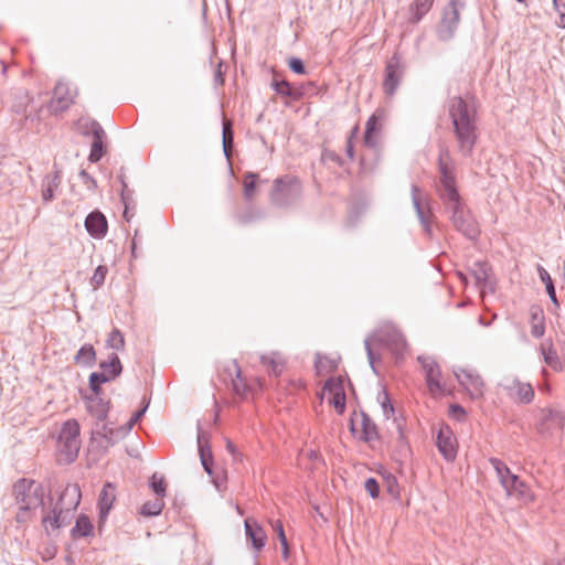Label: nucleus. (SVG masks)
<instances>
[{"label":"nucleus","mask_w":565,"mask_h":565,"mask_svg":"<svg viewBox=\"0 0 565 565\" xmlns=\"http://www.w3.org/2000/svg\"><path fill=\"white\" fill-rule=\"evenodd\" d=\"M447 108L458 151L466 158L470 157L478 140L477 109L461 96L449 98Z\"/></svg>","instance_id":"1"},{"label":"nucleus","mask_w":565,"mask_h":565,"mask_svg":"<svg viewBox=\"0 0 565 565\" xmlns=\"http://www.w3.org/2000/svg\"><path fill=\"white\" fill-rule=\"evenodd\" d=\"M405 340L396 331L376 332L364 340V347L367 354L370 366L375 374H379L375 364L381 361V354L374 350V347L385 345L391 351L398 353L405 348Z\"/></svg>","instance_id":"2"},{"label":"nucleus","mask_w":565,"mask_h":565,"mask_svg":"<svg viewBox=\"0 0 565 565\" xmlns=\"http://www.w3.org/2000/svg\"><path fill=\"white\" fill-rule=\"evenodd\" d=\"M302 186L298 178L286 174L274 180L269 193L270 202L279 207H287L300 199Z\"/></svg>","instance_id":"3"},{"label":"nucleus","mask_w":565,"mask_h":565,"mask_svg":"<svg viewBox=\"0 0 565 565\" xmlns=\"http://www.w3.org/2000/svg\"><path fill=\"white\" fill-rule=\"evenodd\" d=\"M12 495L18 505L38 509L44 505V488L33 479L21 478L13 483Z\"/></svg>","instance_id":"4"},{"label":"nucleus","mask_w":565,"mask_h":565,"mask_svg":"<svg viewBox=\"0 0 565 565\" xmlns=\"http://www.w3.org/2000/svg\"><path fill=\"white\" fill-rule=\"evenodd\" d=\"M79 424L76 419L66 420L60 430L57 448L66 457L67 462H73L78 456L81 448Z\"/></svg>","instance_id":"5"},{"label":"nucleus","mask_w":565,"mask_h":565,"mask_svg":"<svg viewBox=\"0 0 565 565\" xmlns=\"http://www.w3.org/2000/svg\"><path fill=\"white\" fill-rule=\"evenodd\" d=\"M67 497L71 498L68 505H72L75 509L81 502V490L77 484H68L63 490V492L60 495L61 505H64V501ZM62 510H63V507H61L58 510H57V507H55L52 510V515L46 514L43 516L42 525L49 535L52 532H54L65 525L64 521L61 518Z\"/></svg>","instance_id":"6"},{"label":"nucleus","mask_w":565,"mask_h":565,"mask_svg":"<svg viewBox=\"0 0 565 565\" xmlns=\"http://www.w3.org/2000/svg\"><path fill=\"white\" fill-rule=\"evenodd\" d=\"M406 65L398 53H394L385 64L384 79L382 83L383 92L392 97L397 92L399 84L405 75Z\"/></svg>","instance_id":"7"},{"label":"nucleus","mask_w":565,"mask_h":565,"mask_svg":"<svg viewBox=\"0 0 565 565\" xmlns=\"http://www.w3.org/2000/svg\"><path fill=\"white\" fill-rule=\"evenodd\" d=\"M465 3L460 0H450L443 10L441 21L437 28V35L441 41L450 40L460 21V10Z\"/></svg>","instance_id":"8"},{"label":"nucleus","mask_w":565,"mask_h":565,"mask_svg":"<svg viewBox=\"0 0 565 565\" xmlns=\"http://www.w3.org/2000/svg\"><path fill=\"white\" fill-rule=\"evenodd\" d=\"M437 163L439 171V181L436 188L437 194L458 189L456 180V167L447 148H444L439 151Z\"/></svg>","instance_id":"9"},{"label":"nucleus","mask_w":565,"mask_h":565,"mask_svg":"<svg viewBox=\"0 0 565 565\" xmlns=\"http://www.w3.org/2000/svg\"><path fill=\"white\" fill-rule=\"evenodd\" d=\"M565 425V415L557 409L542 408L535 425L537 434L550 437L556 430H562Z\"/></svg>","instance_id":"10"},{"label":"nucleus","mask_w":565,"mask_h":565,"mask_svg":"<svg viewBox=\"0 0 565 565\" xmlns=\"http://www.w3.org/2000/svg\"><path fill=\"white\" fill-rule=\"evenodd\" d=\"M436 446L445 460L451 462L457 457L458 444L449 425L443 423L437 434Z\"/></svg>","instance_id":"11"},{"label":"nucleus","mask_w":565,"mask_h":565,"mask_svg":"<svg viewBox=\"0 0 565 565\" xmlns=\"http://www.w3.org/2000/svg\"><path fill=\"white\" fill-rule=\"evenodd\" d=\"M32 102L33 97L26 89L18 88L12 93L10 110L20 117V122L25 124L29 120H33Z\"/></svg>","instance_id":"12"},{"label":"nucleus","mask_w":565,"mask_h":565,"mask_svg":"<svg viewBox=\"0 0 565 565\" xmlns=\"http://www.w3.org/2000/svg\"><path fill=\"white\" fill-rule=\"evenodd\" d=\"M75 94L71 90L67 83L58 82L53 92V97L49 104L52 114L57 115L66 111L74 104Z\"/></svg>","instance_id":"13"},{"label":"nucleus","mask_w":565,"mask_h":565,"mask_svg":"<svg viewBox=\"0 0 565 565\" xmlns=\"http://www.w3.org/2000/svg\"><path fill=\"white\" fill-rule=\"evenodd\" d=\"M411 192H412L413 205L416 211L417 217L423 226V230L428 236H431V233H433L431 224H433L435 216L431 212L429 203L426 202V204H424L423 199H422L420 189L416 184L412 185Z\"/></svg>","instance_id":"14"},{"label":"nucleus","mask_w":565,"mask_h":565,"mask_svg":"<svg viewBox=\"0 0 565 565\" xmlns=\"http://www.w3.org/2000/svg\"><path fill=\"white\" fill-rule=\"evenodd\" d=\"M450 221L454 227L468 239L475 241L478 238L480 234L479 226L469 207L463 210L462 213L451 217Z\"/></svg>","instance_id":"15"},{"label":"nucleus","mask_w":565,"mask_h":565,"mask_svg":"<svg viewBox=\"0 0 565 565\" xmlns=\"http://www.w3.org/2000/svg\"><path fill=\"white\" fill-rule=\"evenodd\" d=\"M418 362L422 364L425 371V379L427 387L430 393L443 392L444 386L441 385V371L438 363L430 356H418Z\"/></svg>","instance_id":"16"},{"label":"nucleus","mask_w":565,"mask_h":565,"mask_svg":"<svg viewBox=\"0 0 565 565\" xmlns=\"http://www.w3.org/2000/svg\"><path fill=\"white\" fill-rule=\"evenodd\" d=\"M455 375L458 382L466 387L473 398L482 396L484 383L477 372L460 369L459 372H455Z\"/></svg>","instance_id":"17"},{"label":"nucleus","mask_w":565,"mask_h":565,"mask_svg":"<svg viewBox=\"0 0 565 565\" xmlns=\"http://www.w3.org/2000/svg\"><path fill=\"white\" fill-rule=\"evenodd\" d=\"M361 431L358 435V429L355 428L354 420L351 418L350 420V431L353 436H358L361 441L371 443L380 439V433L377 425L372 420V418L364 412L361 411Z\"/></svg>","instance_id":"18"},{"label":"nucleus","mask_w":565,"mask_h":565,"mask_svg":"<svg viewBox=\"0 0 565 565\" xmlns=\"http://www.w3.org/2000/svg\"><path fill=\"white\" fill-rule=\"evenodd\" d=\"M198 449L201 463L209 476H213V454L210 445V435L198 427Z\"/></svg>","instance_id":"19"},{"label":"nucleus","mask_w":565,"mask_h":565,"mask_svg":"<svg viewBox=\"0 0 565 565\" xmlns=\"http://www.w3.org/2000/svg\"><path fill=\"white\" fill-rule=\"evenodd\" d=\"M85 228L94 238H104L108 231L106 216L98 210L90 212L85 218Z\"/></svg>","instance_id":"20"},{"label":"nucleus","mask_w":565,"mask_h":565,"mask_svg":"<svg viewBox=\"0 0 565 565\" xmlns=\"http://www.w3.org/2000/svg\"><path fill=\"white\" fill-rule=\"evenodd\" d=\"M438 196L446 212L449 214V218L462 213V211L468 207L458 189L438 193Z\"/></svg>","instance_id":"21"},{"label":"nucleus","mask_w":565,"mask_h":565,"mask_svg":"<svg viewBox=\"0 0 565 565\" xmlns=\"http://www.w3.org/2000/svg\"><path fill=\"white\" fill-rule=\"evenodd\" d=\"M505 390L510 396L514 397L519 403L530 404L534 398V388L530 383L521 382L514 377L510 384L505 385Z\"/></svg>","instance_id":"22"},{"label":"nucleus","mask_w":565,"mask_h":565,"mask_svg":"<svg viewBox=\"0 0 565 565\" xmlns=\"http://www.w3.org/2000/svg\"><path fill=\"white\" fill-rule=\"evenodd\" d=\"M245 532L255 551H262L267 540L264 529L255 520L247 518L245 520Z\"/></svg>","instance_id":"23"},{"label":"nucleus","mask_w":565,"mask_h":565,"mask_svg":"<svg viewBox=\"0 0 565 565\" xmlns=\"http://www.w3.org/2000/svg\"><path fill=\"white\" fill-rule=\"evenodd\" d=\"M55 170L51 174H46L42 180V200L49 203L55 199V193L60 189L62 182L61 170L54 166Z\"/></svg>","instance_id":"24"},{"label":"nucleus","mask_w":565,"mask_h":565,"mask_svg":"<svg viewBox=\"0 0 565 565\" xmlns=\"http://www.w3.org/2000/svg\"><path fill=\"white\" fill-rule=\"evenodd\" d=\"M127 435L125 427L114 428L107 423H103L100 429L93 431V438L100 437L105 440V448L114 446Z\"/></svg>","instance_id":"25"},{"label":"nucleus","mask_w":565,"mask_h":565,"mask_svg":"<svg viewBox=\"0 0 565 565\" xmlns=\"http://www.w3.org/2000/svg\"><path fill=\"white\" fill-rule=\"evenodd\" d=\"M109 366H113V371L110 373L93 372L90 373L88 381L103 385L118 377L122 372V364L117 353L110 354Z\"/></svg>","instance_id":"26"},{"label":"nucleus","mask_w":565,"mask_h":565,"mask_svg":"<svg viewBox=\"0 0 565 565\" xmlns=\"http://www.w3.org/2000/svg\"><path fill=\"white\" fill-rule=\"evenodd\" d=\"M87 411L98 422L104 423L110 409V401L104 399L102 396H87Z\"/></svg>","instance_id":"27"},{"label":"nucleus","mask_w":565,"mask_h":565,"mask_svg":"<svg viewBox=\"0 0 565 565\" xmlns=\"http://www.w3.org/2000/svg\"><path fill=\"white\" fill-rule=\"evenodd\" d=\"M529 313L531 334L533 338L540 339L544 335L546 329L544 310L540 305H532Z\"/></svg>","instance_id":"28"},{"label":"nucleus","mask_w":565,"mask_h":565,"mask_svg":"<svg viewBox=\"0 0 565 565\" xmlns=\"http://www.w3.org/2000/svg\"><path fill=\"white\" fill-rule=\"evenodd\" d=\"M116 500V486L111 482H106L99 494V519L105 520L108 515L113 504Z\"/></svg>","instance_id":"29"},{"label":"nucleus","mask_w":565,"mask_h":565,"mask_svg":"<svg viewBox=\"0 0 565 565\" xmlns=\"http://www.w3.org/2000/svg\"><path fill=\"white\" fill-rule=\"evenodd\" d=\"M503 488L508 495H513L524 501L533 499L529 487L516 475L510 476V480L504 483Z\"/></svg>","instance_id":"30"},{"label":"nucleus","mask_w":565,"mask_h":565,"mask_svg":"<svg viewBox=\"0 0 565 565\" xmlns=\"http://www.w3.org/2000/svg\"><path fill=\"white\" fill-rule=\"evenodd\" d=\"M94 127H97V129H95V136L93 137L90 152L88 156V160L92 163L98 162L106 153V146L104 142L106 138V132L102 126L95 125Z\"/></svg>","instance_id":"31"},{"label":"nucleus","mask_w":565,"mask_h":565,"mask_svg":"<svg viewBox=\"0 0 565 565\" xmlns=\"http://www.w3.org/2000/svg\"><path fill=\"white\" fill-rule=\"evenodd\" d=\"M260 363L266 367L267 373L275 377L280 376L285 367V361L278 352H271L269 355H260Z\"/></svg>","instance_id":"32"},{"label":"nucleus","mask_w":565,"mask_h":565,"mask_svg":"<svg viewBox=\"0 0 565 565\" xmlns=\"http://www.w3.org/2000/svg\"><path fill=\"white\" fill-rule=\"evenodd\" d=\"M435 0H414L408 8V22L418 23L431 9Z\"/></svg>","instance_id":"33"},{"label":"nucleus","mask_w":565,"mask_h":565,"mask_svg":"<svg viewBox=\"0 0 565 565\" xmlns=\"http://www.w3.org/2000/svg\"><path fill=\"white\" fill-rule=\"evenodd\" d=\"M540 350L543 354L544 362L550 367H552L554 371L563 370V364L561 362V359H559L551 339H548L546 342L542 343L540 347Z\"/></svg>","instance_id":"34"},{"label":"nucleus","mask_w":565,"mask_h":565,"mask_svg":"<svg viewBox=\"0 0 565 565\" xmlns=\"http://www.w3.org/2000/svg\"><path fill=\"white\" fill-rule=\"evenodd\" d=\"M93 531L94 526L89 518L86 514H81L71 530V535L74 540H77L93 535Z\"/></svg>","instance_id":"35"},{"label":"nucleus","mask_w":565,"mask_h":565,"mask_svg":"<svg viewBox=\"0 0 565 565\" xmlns=\"http://www.w3.org/2000/svg\"><path fill=\"white\" fill-rule=\"evenodd\" d=\"M222 142L224 154L227 160H231L234 147V130L232 120L226 118L223 119L222 124Z\"/></svg>","instance_id":"36"},{"label":"nucleus","mask_w":565,"mask_h":565,"mask_svg":"<svg viewBox=\"0 0 565 565\" xmlns=\"http://www.w3.org/2000/svg\"><path fill=\"white\" fill-rule=\"evenodd\" d=\"M74 363L87 367L94 366L96 363V351L94 347L90 343L82 345L74 356Z\"/></svg>","instance_id":"37"},{"label":"nucleus","mask_w":565,"mask_h":565,"mask_svg":"<svg viewBox=\"0 0 565 565\" xmlns=\"http://www.w3.org/2000/svg\"><path fill=\"white\" fill-rule=\"evenodd\" d=\"M536 269H537V274H539V277H540L541 281L545 285L546 292H547L552 303L554 305V307L556 309H558L561 305H559V301L557 299L556 291H555V286H554V282H553L550 274L540 264H537Z\"/></svg>","instance_id":"38"},{"label":"nucleus","mask_w":565,"mask_h":565,"mask_svg":"<svg viewBox=\"0 0 565 565\" xmlns=\"http://www.w3.org/2000/svg\"><path fill=\"white\" fill-rule=\"evenodd\" d=\"M119 180H120V183H121V191H120V198H121V201L125 205V211H124V217L129 222L130 221V216H129V210L130 207L135 206V202H134V191L130 190L128 188V184L126 183L125 181V175L124 173H120L118 175Z\"/></svg>","instance_id":"39"},{"label":"nucleus","mask_w":565,"mask_h":565,"mask_svg":"<svg viewBox=\"0 0 565 565\" xmlns=\"http://www.w3.org/2000/svg\"><path fill=\"white\" fill-rule=\"evenodd\" d=\"M270 87L276 92V94L282 97H289L291 100H294V97L299 96V94L294 92V84L287 79H278L276 74L270 83Z\"/></svg>","instance_id":"40"},{"label":"nucleus","mask_w":565,"mask_h":565,"mask_svg":"<svg viewBox=\"0 0 565 565\" xmlns=\"http://www.w3.org/2000/svg\"><path fill=\"white\" fill-rule=\"evenodd\" d=\"M233 366L235 369V377L232 379L233 390L238 396L246 397L250 388L243 379L242 370L237 362H234Z\"/></svg>","instance_id":"41"},{"label":"nucleus","mask_w":565,"mask_h":565,"mask_svg":"<svg viewBox=\"0 0 565 565\" xmlns=\"http://www.w3.org/2000/svg\"><path fill=\"white\" fill-rule=\"evenodd\" d=\"M258 174L254 172H247L243 179V194L245 200L252 201L255 196L256 183Z\"/></svg>","instance_id":"42"},{"label":"nucleus","mask_w":565,"mask_h":565,"mask_svg":"<svg viewBox=\"0 0 565 565\" xmlns=\"http://www.w3.org/2000/svg\"><path fill=\"white\" fill-rule=\"evenodd\" d=\"M164 508L163 499L156 498L145 502L140 508V514L143 516H156L159 515Z\"/></svg>","instance_id":"43"},{"label":"nucleus","mask_w":565,"mask_h":565,"mask_svg":"<svg viewBox=\"0 0 565 565\" xmlns=\"http://www.w3.org/2000/svg\"><path fill=\"white\" fill-rule=\"evenodd\" d=\"M489 462L495 470L497 476L500 480V483L503 487L504 483H507L508 480H510V476H513L514 473H512L510 468L502 460H500L498 458L492 457L489 459Z\"/></svg>","instance_id":"44"},{"label":"nucleus","mask_w":565,"mask_h":565,"mask_svg":"<svg viewBox=\"0 0 565 565\" xmlns=\"http://www.w3.org/2000/svg\"><path fill=\"white\" fill-rule=\"evenodd\" d=\"M125 338L122 332L118 328H114L108 334L106 340V347L116 351H122L125 349Z\"/></svg>","instance_id":"45"},{"label":"nucleus","mask_w":565,"mask_h":565,"mask_svg":"<svg viewBox=\"0 0 565 565\" xmlns=\"http://www.w3.org/2000/svg\"><path fill=\"white\" fill-rule=\"evenodd\" d=\"M273 529L276 532L278 540L282 547V558L287 561L289 558V544L285 534L284 524L280 520L271 522Z\"/></svg>","instance_id":"46"},{"label":"nucleus","mask_w":565,"mask_h":565,"mask_svg":"<svg viewBox=\"0 0 565 565\" xmlns=\"http://www.w3.org/2000/svg\"><path fill=\"white\" fill-rule=\"evenodd\" d=\"M377 402L381 404L383 415L386 419L391 418L394 413V406L392 404L391 397L386 388H382L377 394Z\"/></svg>","instance_id":"47"},{"label":"nucleus","mask_w":565,"mask_h":565,"mask_svg":"<svg viewBox=\"0 0 565 565\" xmlns=\"http://www.w3.org/2000/svg\"><path fill=\"white\" fill-rule=\"evenodd\" d=\"M376 125H377V116H376V114H373L372 116L369 117L366 125H365L364 143L367 147L376 146V141L373 137V134L376 130Z\"/></svg>","instance_id":"48"},{"label":"nucleus","mask_w":565,"mask_h":565,"mask_svg":"<svg viewBox=\"0 0 565 565\" xmlns=\"http://www.w3.org/2000/svg\"><path fill=\"white\" fill-rule=\"evenodd\" d=\"M473 266L472 275L477 285H484L489 277L490 266L486 262H477Z\"/></svg>","instance_id":"49"},{"label":"nucleus","mask_w":565,"mask_h":565,"mask_svg":"<svg viewBox=\"0 0 565 565\" xmlns=\"http://www.w3.org/2000/svg\"><path fill=\"white\" fill-rule=\"evenodd\" d=\"M294 92L299 96L294 97V100H300L303 97L312 96L317 93V84L315 82H307L299 85H294Z\"/></svg>","instance_id":"50"},{"label":"nucleus","mask_w":565,"mask_h":565,"mask_svg":"<svg viewBox=\"0 0 565 565\" xmlns=\"http://www.w3.org/2000/svg\"><path fill=\"white\" fill-rule=\"evenodd\" d=\"M323 390L331 395H334L340 392H345L344 391V377L341 375L337 376V377H330L324 383Z\"/></svg>","instance_id":"51"},{"label":"nucleus","mask_w":565,"mask_h":565,"mask_svg":"<svg viewBox=\"0 0 565 565\" xmlns=\"http://www.w3.org/2000/svg\"><path fill=\"white\" fill-rule=\"evenodd\" d=\"M384 481H385V489L386 492L393 497L394 499H399V486L397 482V479L394 475L387 472L384 475Z\"/></svg>","instance_id":"52"},{"label":"nucleus","mask_w":565,"mask_h":565,"mask_svg":"<svg viewBox=\"0 0 565 565\" xmlns=\"http://www.w3.org/2000/svg\"><path fill=\"white\" fill-rule=\"evenodd\" d=\"M108 274V268L105 265H99L94 270V274L90 278V285L94 287V289L99 288L104 285L106 276Z\"/></svg>","instance_id":"53"},{"label":"nucleus","mask_w":565,"mask_h":565,"mask_svg":"<svg viewBox=\"0 0 565 565\" xmlns=\"http://www.w3.org/2000/svg\"><path fill=\"white\" fill-rule=\"evenodd\" d=\"M35 510L36 509L19 505V510L15 514V522L19 524H26L28 522L32 521Z\"/></svg>","instance_id":"54"},{"label":"nucleus","mask_w":565,"mask_h":565,"mask_svg":"<svg viewBox=\"0 0 565 565\" xmlns=\"http://www.w3.org/2000/svg\"><path fill=\"white\" fill-rule=\"evenodd\" d=\"M330 403L333 405L335 412L339 415H343L345 412V404H347L345 392H340V393L332 395Z\"/></svg>","instance_id":"55"},{"label":"nucleus","mask_w":565,"mask_h":565,"mask_svg":"<svg viewBox=\"0 0 565 565\" xmlns=\"http://www.w3.org/2000/svg\"><path fill=\"white\" fill-rule=\"evenodd\" d=\"M150 487L158 498L163 499L166 495L167 484L163 478L157 479L156 475L151 477Z\"/></svg>","instance_id":"56"},{"label":"nucleus","mask_w":565,"mask_h":565,"mask_svg":"<svg viewBox=\"0 0 565 565\" xmlns=\"http://www.w3.org/2000/svg\"><path fill=\"white\" fill-rule=\"evenodd\" d=\"M81 122V127H82V135L84 136H89L92 135L93 137L95 136V125L97 126H100V124L95 120V119H90V118H87V119H81L79 120Z\"/></svg>","instance_id":"57"},{"label":"nucleus","mask_w":565,"mask_h":565,"mask_svg":"<svg viewBox=\"0 0 565 565\" xmlns=\"http://www.w3.org/2000/svg\"><path fill=\"white\" fill-rule=\"evenodd\" d=\"M364 488L372 499L380 495V484L375 478H367L364 482Z\"/></svg>","instance_id":"58"},{"label":"nucleus","mask_w":565,"mask_h":565,"mask_svg":"<svg viewBox=\"0 0 565 565\" xmlns=\"http://www.w3.org/2000/svg\"><path fill=\"white\" fill-rule=\"evenodd\" d=\"M288 66L290 71H292L296 74H305L306 67L301 58L299 57H290L288 61Z\"/></svg>","instance_id":"59"},{"label":"nucleus","mask_w":565,"mask_h":565,"mask_svg":"<svg viewBox=\"0 0 565 565\" xmlns=\"http://www.w3.org/2000/svg\"><path fill=\"white\" fill-rule=\"evenodd\" d=\"M79 178L89 191H95L97 188L96 180L84 169L79 171Z\"/></svg>","instance_id":"60"},{"label":"nucleus","mask_w":565,"mask_h":565,"mask_svg":"<svg viewBox=\"0 0 565 565\" xmlns=\"http://www.w3.org/2000/svg\"><path fill=\"white\" fill-rule=\"evenodd\" d=\"M213 482V484L215 486V488L217 490H222L225 488V483H226V475H225V471H221V472H215L213 470V476H209Z\"/></svg>","instance_id":"61"},{"label":"nucleus","mask_w":565,"mask_h":565,"mask_svg":"<svg viewBox=\"0 0 565 565\" xmlns=\"http://www.w3.org/2000/svg\"><path fill=\"white\" fill-rule=\"evenodd\" d=\"M449 416L455 418L456 420L460 422L465 418L466 416V411L465 408L459 405V404H451L449 406V412H448Z\"/></svg>","instance_id":"62"},{"label":"nucleus","mask_w":565,"mask_h":565,"mask_svg":"<svg viewBox=\"0 0 565 565\" xmlns=\"http://www.w3.org/2000/svg\"><path fill=\"white\" fill-rule=\"evenodd\" d=\"M359 131V127L355 126L352 130H351V135L350 137L348 138L347 140V145H345V152L348 154V157L353 160L354 159V145H353V138L356 136Z\"/></svg>","instance_id":"63"},{"label":"nucleus","mask_w":565,"mask_h":565,"mask_svg":"<svg viewBox=\"0 0 565 565\" xmlns=\"http://www.w3.org/2000/svg\"><path fill=\"white\" fill-rule=\"evenodd\" d=\"M223 65H224L223 62L220 61L214 71V84L216 86H222V85H224V82H225L224 72L222 70Z\"/></svg>","instance_id":"64"}]
</instances>
